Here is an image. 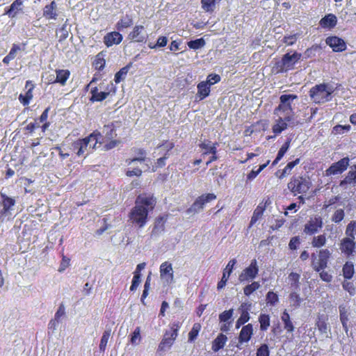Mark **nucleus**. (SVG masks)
Returning a JSON list of instances; mask_svg holds the SVG:
<instances>
[{
    "label": "nucleus",
    "instance_id": "nucleus-50",
    "mask_svg": "<svg viewBox=\"0 0 356 356\" xmlns=\"http://www.w3.org/2000/svg\"><path fill=\"white\" fill-rule=\"evenodd\" d=\"M269 163V161H268L266 163L261 165L258 170H252L250 173L247 175V180L251 181L254 179Z\"/></svg>",
    "mask_w": 356,
    "mask_h": 356
},
{
    "label": "nucleus",
    "instance_id": "nucleus-21",
    "mask_svg": "<svg viewBox=\"0 0 356 356\" xmlns=\"http://www.w3.org/2000/svg\"><path fill=\"white\" fill-rule=\"evenodd\" d=\"M43 16L47 19H56L58 17L57 5L55 1L44 6Z\"/></svg>",
    "mask_w": 356,
    "mask_h": 356
},
{
    "label": "nucleus",
    "instance_id": "nucleus-45",
    "mask_svg": "<svg viewBox=\"0 0 356 356\" xmlns=\"http://www.w3.org/2000/svg\"><path fill=\"white\" fill-rule=\"evenodd\" d=\"M187 45L190 49H199L205 45V41L203 38H199L188 42Z\"/></svg>",
    "mask_w": 356,
    "mask_h": 356
},
{
    "label": "nucleus",
    "instance_id": "nucleus-55",
    "mask_svg": "<svg viewBox=\"0 0 356 356\" xmlns=\"http://www.w3.org/2000/svg\"><path fill=\"white\" fill-rule=\"evenodd\" d=\"M98 135H99V132H98V131H95L90 135V136H93L95 138L94 140H90V143L88 145V147L90 149V150H92L95 148H96V145L97 143H99L100 145L102 144L101 143L102 140H100V138H99Z\"/></svg>",
    "mask_w": 356,
    "mask_h": 356
},
{
    "label": "nucleus",
    "instance_id": "nucleus-52",
    "mask_svg": "<svg viewBox=\"0 0 356 356\" xmlns=\"http://www.w3.org/2000/svg\"><path fill=\"white\" fill-rule=\"evenodd\" d=\"M256 356H270V350L266 343H262L257 350Z\"/></svg>",
    "mask_w": 356,
    "mask_h": 356
},
{
    "label": "nucleus",
    "instance_id": "nucleus-24",
    "mask_svg": "<svg viewBox=\"0 0 356 356\" xmlns=\"http://www.w3.org/2000/svg\"><path fill=\"white\" fill-rule=\"evenodd\" d=\"M0 195L1 204L3 207L1 212H3V213H6L15 205V199L7 196L6 194L3 193H0Z\"/></svg>",
    "mask_w": 356,
    "mask_h": 356
},
{
    "label": "nucleus",
    "instance_id": "nucleus-26",
    "mask_svg": "<svg viewBox=\"0 0 356 356\" xmlns=\"http://www.w3.org/2000/svg\"><path fill=\"white\" fill-rule=\"evenodd\" d=\"M356 184V165L351 166L346 177L341 181L340 185H354Z\"/></svg>",
    "mask_w": 356,
    "mask_h": 356
},
{
    "label": "nucleus",
    "instance_id": "nucleus-8",
    "mask_svg": "<svg viewBox=\"0 0 356 356\" xmlns=\"http://www.w3.org/2000/svg\"><path fill=\"white\" fill-rule=\"evenodd\" d=\"M259 273V266L255 259H252L250 265L246 267L238 276L241 282H248L254 280Z\"/></svg>",
    "mask_w": 356,
    "mask_h": 356
},
{
    "label": "nucleus",
    "instance_id": "nucleus-59",
    "mask_svg": "<svg viewBox=\"0 0 356 356\" xmlns=\"http://www.w3.org/2000/svg\"><path fill=\"white\" fill-rule=\"evenodd\" d=\"M346 233L349 237H351L350 239H355V234H356V224H348Z\"/></svg>",
    "mask_w": 356,
    "mask_h": 356
},
{
    "label": "nucleus",
    "instance_id": "nucleus-6",
    "mask_svg": "<svg viewBox=\"0 0 356 356\" xmlns=\"http://www.w3.org/2000/svg\"><path fill=\"white\" fill-rule=\"evenodd\" d=\"M312 186L309 177H293L288 184L289 189L293 193H306Z\"/></svg>",
    "mask_w": 356,
    "mask_h": 356
},
{
    "label": "nucleus",
    "instance_id": "nucleus-15",
    "mask_svg": "<svg viewBox=\"0 0 356 356\" xmlns=\"http://www.w3.org/2000/svg\"><path fill=\"white\" fill-rule=\"evenodd\" d=\"M326 44L336 52L343 51L346 49V42L337 36L327 38L326 39Z\"/></svg>",
    "mask_w": 356,
    "mask_h": 356
},
{
    "label": "nucleus",
    "instance_id": "nucleus-18",
    "mask_svg": "<svg viewBox=\"0 0 356 356\" xmlns=\"http://www.w3.org/2000/svg\"><path fill=\"white\" fill-rule=\"evenodd\" d=\"M253 335V325L248 323L242 327L238 336V342L240 343L248 342Z\"/></svg>",
    "mask_w": 356,
    "mask_h": 356
},
{
    "label": "nucleus",
    "instance_id": "nucleus-36",
    "mask_svg": "<svg viewBox=\"0 0 356 356\" xmlns=\"http://www.w3.org/2000/svg\"><path fill=\"white\" fill-rule=\"evenodd\" d=\"M92 97L90 100L92 102H101L105 99L109 95V92L99 91L97 88H95L91 90Z\"/></svg>",
    "mask_w": 356,
    "mask_h": 356
},
{
    "label": "nucleus",
    "instance_id": "nucleus-4",
    "mask_svg": "<svg viewBox=\"0 0 356 356\" xmlns=\"http://www.w3.org/2000/svg\"><path fill=\"white\" fill-rule=\"evenodd\" d=\"M331 257V252L328 249L320 250L318 254L312 253L311 256V266L316 272H320L327 268Z\"/></svg>",
    "mask_w": 356,
    "mask_h": 356
},
{
    "label": "nucleus",
    "instance_id": "nucleus-57",
    "mask_svg": "<svg viewBox=\"0 0 356 356\" xmlns=\"http://www.w3.org/2000/svg\"><path fill=\"white\" fill-rule=\"evenodd\" d=\"M343 289L348 291L350 296H354L355 294V288L352 282L344 281L342 283Z\"/></svg>",
    "mask_w": 356,
    "mask_h": 356
},
{
    "label": "nucleus",
    "instance_id": "nucleus-51",
    "mask_svg": "<svg viewBox=\"0 0 356 356\" xmlns=\"http://www.w3.org/2000/svg\"><path fill=\"white\" fill-rule=\"evenodd\" d=\"M300 275L297 273H291L289 275V279L291 283V285L293 286L296 289H298L299 287V280H300Z\"/></svg>",
    "mask_w": 356,
    "mask_h": 356
},
{
    "label": "nucleus",
    "instance_id": "nucleus-64",
    "mask_svg": "<svg viewBox=\"0 0 356 356\" xmlns=\"http://www.w3.org/2000/svg\"><path fill=\"white\" fill-rule=\"evenodd\" d=\"M344 217V212L342 209H338L334 212L332 216V220L334 222H340Z\"/></svg>",
    "mask_w": 356,
    "mask_h": 356
},
{
    "label": "nucleus",
    "instance_id": "nucleus-1",
    "mask_svg": "<svg viewBox=\"0 0 356 356\" xmlns=\"http://www.w3.org/2000/svg\"><path fill=\"white\" fill-rule=\"evenodd\" d=\"M156 201L152 196L140 195L138 197L136 206L130 213L132 222H145L149 210H152Z\"/></svg>",
    "mask_w": 356,
    "mask_h": 356
},
{
    "label": "nucleus",
    "instance_id": "nucleus-38",
    "mask_svg": "<svg viewBox=\"0 0 356 356\" xmlns=\"http://www.w3.org/2000/svg\"><path fill=\"white\" fill-rule=\"evenodd\" d=\"M258 321L260 324V330L263 332L266 331L270 324V316L266 314H261Z\"/></svg>",
    "mask_w": 356,
    "mask_h": 356
},
{
    "label": "nucleus",
    "instance_id": "nucleus-30",
    "mask_svg": "<svg viewBox=\"0 0 356 356\" xmlns=\"http://www.w3.org/2000/svg\"><path fill=\"white\" fill-rule=\"evenodd\" d=\"M278 116L276 124L273 126V130L275 134H280L282 131L286 129L289 122L286 120L283 115L281 114H276Z\"/></svg>",
    "mask_w": 356,
    "mask_h": 356
},
{
    "label": "nucleus",
    "instance_id": "nucleus-47",
    "mask_svg": "<svg viewBox=\"0 0 356 356\" xmlns=\"http://www.w3.org/2000/svg\"><path fill=\"white\" fill-rule=\"evenodd\" d=\"M289 300L294 307L297 308L300 305L302 299L296 292H291L289 294Z\"/></svg>",
    "mask_w": 356,
    "mask_h": 356
},
{
    "label": "nucleus",
    "instance_id": "nucleus-56",
    "mask_svg": "<svg viewBox=\"0 0 356 356\" xmlns=\"http://www.w3.org/2000/svg\"><path fill=\"white\" fill-rule=\"evenodd\" d=\"M131 166H132V165ZM126 175L128 177H140L142 175V170L138 167H136L135 164H134L133 167H131V169H128L126 171Z\"/></svg>",
    "mask_w": 356,
    "mask_h": 356
},
{
    "label": "nucleus",
    "instance_id": "nucleus-16",
    "mask_svg": "<svg viewBox=\"0 0 356 356\" xmlns=\"http://www.w3.org/2000/svg\"><path fill=\"white\" fill-rule=\"evenodd\" d=\"M251 305L248 303H242L240 306L241 315L236 322V328L238 329L241 325L249 321L250 317L248 312Z\"/></svg>",
    "mask_w": 356,
    "mask_h": 356
},
{
    "label": "nucleus",
    "instance_id": "nucleus-60",
    "mask_svg": "<svg viewBox=\"0 0 356 356\" xmlns=\"http://www.w3.org/2000/svg\"><path fill=\"white\" fill-rule=\"evenodd\" d=\"M350 129V125H337L334 127V132L337 134H343L348 132Z\"/></svg>",
    "mask_w": 356,
    "mask_h": 356
},
{
    "label": "nucleus",
    "instance_id": "nucleus-35",
    "mask_svg": "<svg viewBox=\"0 0 356 356\" xmlns=\"http://www.w3.org/2000/svg\"><path fill=\"white\" fill-rule=\"evenodd\" d=\"M339 317L340 321L341 322L343 329L346 332H348V314L347 312V310L344 306H339Z\"/></svg>",
    "mask_w": 356,
    "mask_h": 356
},
{
    "label": "nucleus",
    "instance_id": "nucleus-46",
    "mask_svg": "<svg viewBox=\"0 0 356 356\" xmlns=\"http://www.w3.org/2000/svg\"><path fill=\"white\" fill-rule=\"evenodd\" d=\"M323 224H306L304 232L308 234H314L322 228Z\"/></svg>",
    "mask_w": 356,
    "mask_h": 356
},
{
    "label": "nucleus",
    "instance_id": "nucleus-49",
    "mask_svg": "<svg viewBox=\"0 0 356 356\" xmlns=\"http://www.w3.org/2000/svg\"><path fill=\"white\" fill-rule=\"evenodd\" d=\"M266 300L267 304L273 306L279 300L278 295L273 291H268L266 294Z\"/></svg>",
    "mask_w": 356,
    "mask_h": 356
},
{
    "label": "nucleus",
    "instance_id": "nucleus-54",
    "mask_svg": "<svg viewBox=\"0 0 356 356\" xmlns=\"http://www.w3.org/2000/svg\"><path fill=\"white\" fill-rule=\"evenodd\" d=\"M233 314H234L233 309H230L229 310L224 311L219 315L220 321L226 323L232 317Z\"/></svg>",
    "mask_w": 356,
    "mask_h": 356
},
{
    "label": "nucleus",
    "instance_id": "nucleus-14",
    "mask_svg": "<svg viewBox=\"0 0 356 356\" xmlns=\"http://www.w3.org/2000/svg\"><path fill=\"white\" fill-rule=\"evenodd\" d=\"M128 38L136 42H144L147 38L145 28L142 25L135 26L133 31L128 35Z\"/></svg>",
    "mask_w": 356,
    "mask_h": 356
},
{
    "label": "nucleus",
    "instance_id": "nucleus-62",
    "mask_svg": "<svg viewBox=\"0 0 356 356\" xmlns=\"http://www.w3.org/2000/svg\"><path fill=\"white\" fill-rule=\"evenodd\" d=\"M21 50L22 49L19 44H13L10 52L8 54V56L11 60H13L16 57L17 52Z\"/></svg>",
    "mask_w": 356,
    "mask_h": 356
},
{
    "label": "nucleus",
    "instance_id": "nucleus-9",
    "mask_svg": "<svg viewBox=\"0 0 356 356\" xmlns=\"http://www.w3.org/2000/svg\"><path fill=\"white\" fill-rule=\"evenodd\" d=\"M350 159L348 157H344L339 161L332 163L330 167L326 170V175H336L341 174L349 165Z\"/></svg>",
    "mask_w": 356,
    "mask_h": 356
},
{
    "label": "nucleus",
    "instance_id": "nucleus-31",
    "mask_svg": "<svg viewBox=\"0 0 356 356\" xmlns=\"http://www.w3.org/2000/svg\"><path fill=\"white\" fill-rule=\"evenodd\" d=\"M217 143H211V141H204L200 144V147L204 150L203 155L207 154H216L217 152Z\"/></svg>",
    "mask_w": 356,
    "mask_h": 356
},
{
    "label": "nucleus",
    "instance_id": "nucleus-63",
    "mask_svg": "<svg viewBox=\"0 0 356 356\" xmlns=\"http://www.w3.org/2000/svg\"><path fill=\"white\" fill-rule=\"evenodd\" d=\"M120 143V141L118 140L111 139L106 143H104V150H109L114 147H115L118 144Z\"/></svg>",
    "mask_w": 356,
    "mask_h": 356
},
{
    "label": "nucleus",
    "instance_id": "nucleus-40",
    "mask_svg": "<svg viewBox=\"0 0 356 356\" xmlns=\"http://www.w3.org/2000/svg\"><path fill=\"white\" fill-rule=\"evenodd\" d=\"M216 0H201L202 8L207 13L213 12Z\"/></svg>",
    "mask_w": 356,
    "mask_h": 356
},
{
    "label": "nucleus",
    "instance_id": "nucleus-10",
    "mask_svg": "<svg viewBox=\"0 0 356 356\" xmlns=\"http://www.w3.org/2000/svg\"><path fill=\"white\" fill-rule=\"evenodd\" d=\"M93 136H89L83 139H79L72 143L73 150H76L77 156H80L85 153L87 154L90 153V150L88 147L90 140H94Z\"/></svg>",
    "mask_w": 356,
    "mask_h": 356
},
{
    "label": "nucleus",
    "instance_id": "nucleus-58",
    "mask_svg": "<svg viewBox=\"0 0 356 356\" xmlns=\"http://www.w3.org/2000/svg\"><path fill=\"white\" fill-rule=\"evenodd\" d=\"M236 263V261L235 259L230 260L228 262L226 267L224 268L222 273L225 274L226 275L230 276Z\"/></svg>",
    "mask_w": 356,
    "mask_h": 356
},
{
    "label": "nucleus",
    "instance_id": "nucleus-22",
    "mask_svg": "<svg viewBox=\"0 0 356 356\" xmlns=\"http://www.w3.org/2000/svg\"><path fill=\"white\" fill-rule=\"evenodd\" d=\"M340 248L341 252L346 255H351L355 248V243L354 242V239H350L349 237L343 238L341 243Z\"/></svg>",
    "mask_w": 356,
    "mask_h": 356
},
{
    "label": "nucleus",
    "instance_id": "nucleus-61",
    "mask_svg": "<svg viewBox=\"0 0 356 356\" xmlns=\"http://www.w3.org/2000/svg\"><path fill=\"white\" fill-rule=\"evenodd\" d=\"M140 276L141 275L138 274H134V277L131 282V285L130 286V291H135L137 287L138 286L140 282Z\"/></svg>",
    "mask_w": 356,
    "mask_h": 356
},
{
    "label": "nucleus",
    "instance_id": "nucleus-44",
    "mask_svg": "<svg viewBox=\"0 0 356 356\" xmlns=\"http://www.w3.org/2000/svg\"><path fill=\"white\" fill-rule=\"evenodd\" d=\"M326 243V237L325 234H321L318 236H314L312 241V246L314 248H321Z\"/></svg>",
    "mask_w": 356,
    "mask_h": 356
},
{
    "label": "nucleus",
    "instance_id": "nucleus-42",
    "mask_svg": "<svg viewBox=\"0 0 356 356\" xmlns=\"http://www.w3.org/2000/svg\"><path fill=\"white\" fill-rule=\"evenodd\" d=\"M133 24L132 19L129 17L126 16L124 18L121 19L116 24V28L118 30H122L124 29H126L127 27H129Z\"/></svg>",
    "mask_w": 356,
    "mask_h": 356
},
{
    "label": "nucleus",
    "instance_id": "nucleus-41",
    "mask_svg": "<svg viewBox=\"0 0 356 356\" xmlns=\"http://www.w3.org/2000/svg\"><path fill=\"white\" fill-rule=\"evenodd\" d=\"M259 287L260 284L259 282H252L243 288V293L245 296H250L253 292L259 289Z\"/></svg>",
    "mask_w": 356,
    "mask_h": 356
},
{
    "label": "nucleus",
    "instance_id": "nucleus-53",
    "mask_svg": "<svg viewBox=\"0 0 356 356\" xmlns=\"http://www.w3.org/2000/svg\"><path fill=\"white\" fill-rule=\"evenodd\" d=\"M140 327H136L131 335L130 342L132 344H137L140 341Z\"/></svg>",
    "mask_w": 356,
    "mask_h": 356
},
{
    "label": "nucleus",
    "instance_id": "nucleus-12",
    "mask_svg": "<svg viewBox=\"0 0 356 356\" xmlns=\"http://www.w3.org/2000/svg\"><path fill=\"white\" fill-rule=\"evenodd\" d=\"M216 196L213 193H207L200 196L190 208V211L197 212L202 209L204 204L215 200Z\"/></svg>",
    "mask_w": 356,
    "mask_h": 356
},
{
    "label": "nucleus",
    "instance_id": "nucleus-28",
    "mask_svg": "<svg viewBox=\"0 0 356 356\" xmlns=\"http://www.w3.org/2000/svg\"><path fill=\"white\" fill-rule=\"evenodd\" d=\"M227 341V337L223 334H219L218 337L212 342V350L214 352H218L220 349L223 348Z\"/></svg>",
    "mask_w": 356,
    "mask_h": 356
},
{
    "label": "nucleus",
    "instance_id": "nucleus-23",
    "mask_svg": "<svg viewBox=\"0 0 356 356\" xmlns=\"http://www.w3.org/2000/svg\"><path fill=\"white\" fill-rule=\"evenodd\" d=\"M328 317L325 314H318L316 321V326L321 334H326L328 330Z\"/></svg>",
    "mask_w": 356,
    "mask_h": 356
},
{
    "label": "nucleus",
    "instance_id": "nucleus-37",
    "mask_svg": "<svg viewBox=\"0 0 356 356\" xmlns=\"http://www.w3.org/2000/svg\"><path fill=\"white\" fill-rule=\"evenodd\" d=\"M22 5V0H15L10 6L9 9L6 11V14L10 17H14L16 16L19 10H21Z\"/></svg>",
    "mask_w": 356,
    "mask_h": 356
},
{
    "label": "nucleus",
    "instance_id": "nucleus-17",
    "mask_svg": "<svg viewBox=\"0 0 356 356\" xmlns=\"http://www.w3.org/2000/svg\"><path fill=\"white\" fill-rule=\"evenodd\" d=\"M132 151L135 154V156L132 159H127L125 161V163L127 165H131L135 164L136 162H139L140 163H142L143 162H145L147 160L146 158V152L143 149L140 148H135L133 149Z\"/></svg>",
    "mask_w": 356,
    "mask_h": 356
},
{
    "label": "nucleus",
    "instance_id": "nucleus-33",
    "mask_svg": "<svg viewBox=\"0 0 356 356\" xmlns=\"http://www.w3.org/2000/svg\"><path fill=\"white\" fill-rule=\"evenodd\" d=\"M210 86L206 81H202L197 85V94L200 99H203L209 96L210 93Z\"/></svg>",
    "mask_w": 356,
    "mask_h": 356
},
{
    "label": "nucleus",
    "instance_id": "nucleus-3",
    "mask_svg": "<svg viewBox=\"0 0 356 356\" xmlns=\"http://www.w3.org/2000/svg\"><path fill=\"white\" fill-rule=\"evenodd\" d=\"M334 88L329 83H321L312 87L309 91L312 100L316 104H324L332 99Z\"/></svg>",
    "mask_w": 356,
    "mask_h": 356
},
{
    "label": "nucleus",
    "instance_id": "nucleus-43",
    "mask_svg": "<svg viewBox=\"0 0 356 356\" xmlns=\"http://www.w3.org/2000/svg\"><path fill=\"white\" fill-rule=\"evenodd\" d=\"M110 336H111V330H106L104 332L103 335L101 339V341H100V343H99V350L102 352L105 351Z\"/></svg>",
    "mask_w": 356,
    "mask_h": 356
},
{
    "label": "nucleus",
    "instance_id": "nucleus-2",
    "mask_svg": "<svg viewBox=\"0 0 356 356\" xmlns=\"http://www.w3.org/2000/svg\"><path fill=\"white\" fill-rule=\"evenodd\" d=\"M298 99V96L293 94L282 95L280 97V103L275 109V114H281L289 122V125H295L293 120V102Z\"/></svg>",
    "mask_w": 356,
    "mask_h": 356
},
{
    "label": "nucleus",
    "instance_id": "nucleus-19",
    "mask_svg": "<svg viewBox=\"0 0 356 356\" xmlns=\"http://www.w3.org/2000/svg\"><path fill=\"white\" fill-rule=\"evenodd\" d=\"M25 88L27 90L26 94L24 95L20 94L19 96V100L24 105H29L30 101L33 98V90L34 88V84L31 81H27L26 83Z\"/></svg>",
    "mask_w": 356,
    "mask_h": 356
},
{
    "label": "nucleus",
    "instance_id": "nucleus-5",
    "mask_svg": "<svg viewBox=\"0 0 356 356\" xmlns=\"http://www.w3.org/2000/svg\"><path fill=\"white\" fill-rule=\"evenodd\" d=\"M180 327L181 323L179 321H175L170 324V330L165 331L163 338L159 345V350L163 351L172 346L177 337L178 330Z\"/></svg>",
    "mask_w": 356,
    "mask_h": 356
},
{
    "label": "nucleus",
    "instance_id": "nucleus-29",
    "mask_svg": "<svg viewBox=\"0 0 356 356\" xmlns=\"http://www.w3.org/2000/svg\"><path fill=\"white\" fill-rule=\"evenodd\" d=\"M337 17L334 15L329 14L322 18L320 21V25L323 28H333L337 24Z\"/></svg>",
    "mask_w": 356,
    "mask_h": 356
},
{
    "label": "nucleus",
    "instance_id": "nucleus-20",
    "mask_svg": "<svg viewBox=\"0 0 356 356\" xmlns=\"http://www.w3.org/2000/svg\"><path fill=\"white\" fill-rule=\"evenodd\" d=\"M122 40V35L116 31L107 33L104 37V42L106 47H109L113 44H118Z\"/></svg>",
    "mask_w": 356,
    "mask_h": 356
},
{
    "label": "nucleus",
    "instance_id": "nucleus-7",
    "mask_svg": "<svg viewBox=\"0 0 356 356\" xmlns=\"http://www.w3.org/2000/svg\"><path fill=\"white\" fill-rule=\"evenodd\" d=\"M301 56V54L298 52H294L293 54H290V53L284 54L281 61L277 63L279 71L284 72L292 70L294 65L300 59Z\"/></svg>",
    "mask_w": 356,
    "mask_h": 356
},
{
    "label": "nucleus",
    "instance_id": "nucleus-32",
    "mask_svg": "<svg viewBox=\"0 0 356 356\" xmlns=\"http://www.w3.org/2000/svg\"><path fill=\"white\" fill-rule=\"evenodd\" d=\"M342 273L346 280H350L355 273L353 263L352 261H346L343 266Z\"/></svg>",
    "mask_w": 356,
    "mask_h": 356
},
{
    "label": "nucleus",
    "instance_id": "nucleus-11",
    "mask_svg": "<svg viewBox=\"0 0 356 356\" xmlns=\"http://www.w3.org/2000/svg\"><path fill=\"white\" fill-rule=\"evenodd\" d=\"M160 276L168 284H171L174 281V274L172 264L169 261L162 263L159 268Z\"/></svg>",
    "mask_w": 356,
    "mask_h": 356
},
{
    "label": "nucleus",
    "instance_id": "nucleus-39",
    "mask_svg": "<svg viewBox=\"0 0 356 356\" xmlns=\"http://www.w3.org/2000/svg\"><path fill=\"white\" fill-rule=\"evenodd\" d=\"M201 325L199 323H195L193 324L191 330L188 333V341L193 342L194 341L197 337L198 336V334L201 330Z\"/></svg>",
    "mask_w": 356,
    "mask_h": 356
},
{
    "label": "nucleus",
    "instance_id": "nucleus-25",
    "mask_svg": "<svg viewBox=\"0 0 356 356\" xmlns=\"http://www.w3.org/2000/svg\"><path fill=\"white\" fill-rule=\"evenodd\" d=\"M269 204H270V200L269 198H267L266 200L261 202L255 209L250 222H256L257 221L261 219V216L264 213V211L265 210L266 205Z\"/></svg>",
    "mask_w": 356,
    "mask_h": 356
},
{
    "label": "nucleus",
    "instance_id": "nucleus-27",
    "mask_svg": "<svg viewBox=\"0 0 356 356\" xmlns=\"http://www.w3.org/2000/svg\"><path fill=\"white\" fill-rule=\"evenodd\" d=\"M56 79H51L49 81L53 83H59L62 86L65 84L70 75V72L67 70H56Z\"/></svg>",
    "mask_w": 356,
    "mask_h": 356
},
{
    "label": "nucleus",
    "instance_id": "nucleus-48",
    "mask_svg": "<svg viewBox=\"0 0 356 356\" xmlns=\"http://www.w3.org/2000/svg\"><path fill=\"white\" fill-rule=\"evenodd\" d=\"M129 67L126 66L122 67L119 72H118L115 75V81L118 83L121 81L124 80L128 73Z\"/></svg>",
    "mask_w": 356,
    "mask_h": 356
},
{
    "label": "nucleus",
    "instance_id": "nucleus-13",
    "mask_svg": "<svg viewBox=\"0 0 356 356\" xmlns=\"http://www.w3.org/2000/svg\"><path fill=\"white\" fill-rule=\"evenodd\" d=\"M116 124H118V122H112L111 124H108L107 125H104L102 134L103 136L99 133V135H98L99 138H100L101 143H104L106 141L113 139L116 137L117 134L115 133V128H116Z\"/></svg>",
    "mask_w": 356,
    "mask_h": 356
},
{
    "label": "nucleus",
    "instance_id": "nucleus-34",
    "mask_svg": "<svg viewBox=\"0 0 356 356\" xmlns=\"http://www.w3.org/2000/svg\"><path fill=\"white\" fill-rule=\"evenodd\" d=\"M281 319L284 323V327L287 331V332H292L294 330V326L293 323L291 321L290 315L287 312L286 309H285L281 316Z\"/></svg>",
    "mask_w": 356,
    "mask_h": 356
}]
</instances>
